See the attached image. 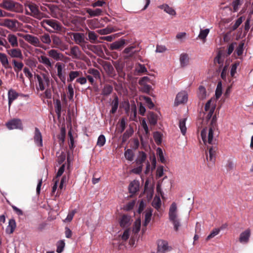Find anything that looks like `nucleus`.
<instances>
[{
  "mask_svg": "<svg viewBox=\"0 0 253 253\" xmlns=\"http://www.w3.org/2000/svg\"><path fill=\"white\" fill-rule=\"evenodd\" d=\"M8 53L13 58H22V54L19 49H12L8 51Z\"/></svg>",
  "mask_w": 253,
  "mask_h": 253,
  "instance_id": "nucleus-26",
  "label": "nucleus"
},
{
  "mask_svg": "<svg viewBox=\"0 0 253 253\" xmlns=\"http://www.w3.org/2000/svg\"><path fill=\"white\" fill-rule=\"evenodd\" d=\"M68 54L72 56L74 59H80L82 55V52L78 46L74 45L71 47L70 53Z\"/></svg>",
  "mask_w": 253,
  "mask_h": 253,
  "instance_id": "nucleus-14",
  "label": "nucleus"
},
{
  "mask_svg": "<svg viewBox=\"0 0 253 253\" xmlns=\"http://www.w3.org/2000/svg\"><path fill=\"white\" fill-rule=\"evenodd\" d=\"M157 153H158V154L159 155V160L162 163H165V158H164V157L163 156V153L162 150L161 148H158V149H157Z\"/></svg>",
  "mask_w": 253,
  "mask_h": 253,
  "instance_id": "nucleus-63",
  "label": "nucleus"
},
{
  "mask_svg": "<svg viewBox=\"0 0 253 253\" xmlns=\"http://www.w3.org/2000/svg\"><path fill=\"white\" fill-rule=\"evenodd\" d=\"M210 32V30L209 29H206L205 30H201L200 34L198 36V37L201 40H202L203 42H205L206 41V39L208 35L209 34Z\"/></svg>",
  "mask_w": 253,
  "mask_h": 253,
  "instance_id": "nucleus-42",
  "label": "nucleus"
},
{
  "mask_svg": "<svg viewBox=\"0 0 253 253\" xmlns=\"http://www.w3.org/2000/svg\"><path fill=\"white\" fill-rule=\"evenodd\" d=\"M198 96L201 99L205 98L206 96V90L203 86H200L199 87Z\"/></svg>",
  "mask_w": 253,
  "mask_h": 253,
  "instance_id": "nucleus-47",
  "label": "nucleus"
},
{
  "mask_svg": "<svg viewBox=\"0 0 253 253\" xmlns=\"http://www.w3.org/2000/svg\"><path fill=\"white\" fill-rule=\"evenodd\" d=\"M16 227V223L13 219H10L9 221L8 225L6 228V232L9 234H11L14 231Z\"/></svg>",
  "mask_w": 253,
  "mask_h": 253,
  "instance_id": "nucleus-37",
  "label": "nucleus"
},
{
  "mask_svg": "<svg viewBox=\"0 0 253 253\" xmlns=\"http://www.w3.org/2000/svg\"><path fill=\"white\" fill-rule=\"evenodd\" d=\"M41 40L42 42L45 43H49L51 42L50 36L48 34H45L41 36Z\"/></svg>",
  "mask_w": 253,
  "mask_h": 253,
  "instance_id": "nucleus-57",
  "label": "nucleus"
},
{
  "mask_svg": "<svg viewBox=\"0 0 253 253\" xmlns=\"http://www.w3.org/2000/svg\"><path fill=\"white\" fill-rule=\"evenodd\" d=\"M251 236V230L247 229L245 231L241 233L239 238V241L241 243H247Z\"/></svg>",
  "mask_w": 253,
  "mask_h": 253,
  "instance_id": "nucleus-19",
  "label": "nucleus"
},
{
  "mask_svg": "<svg viewBox=\"0 0 253 253\" xmlns=\"http://www.w3.org/2000/svg\"><path fill=\"white\" fill-rule=\"evenodd\" d=\"M152 215V210L149 209L147 210L145 214V221L144 223V226H147V224L150 222Z\"/></svg>",
  "mask_w": 253,
  "mask_h": 253,
  "instance_id": "nucleus-40",
  "label": "nucleus"
},
{
  "mask_svg": "<svg viewBox=\"0 0 253 253\" xmlns=\"http://www.w3.org/2000/svg\"><path fill=\"white\" fill-rule=\"evenodd\" d=\"M240 65V62L237 61L234 62L233 64H232L231 71H230V75L232 77H234V75L236 73V70L237 67Z\"/></svg>",
  "mask_w": 253,
  "mask_h": 253,
  "instance_id": "nucleus-46",
  "label": "nucleus"
},
{
  "mask_svg": "<svg viewBox=\"0 0 253 253\" xmlns=\"http://www.w3.org/2000/svg\"><path fill=\"white\" fill-rule=\"evenodd\" d=\"M7 128L9 130L14 129H22V125L20 120L17 119H12L5 124Z\"/></svg>",
  "mask_w": 253,
  "mask_h": 253,
  "instance_id": "nucleus-7",
  "label": "nucleus"
},
{
  "mask_svg": "<svg viewBox=\"0 0 253 253\" xmlns=\"http://www.w3.org/2000/svg\"><path fill=\"white\" fill-rule=\"evenodd\" d=\"M130 216L124 214L121 217L120 220V224L122 227L126 228L130 224Z\"/></svg>",
  "mask_w": 253,
  "mask_h": 253,
  "instance_id": "nucleus-17",
  "label": "nucleus"
},
{
  "mask_svg": "<svg viewBox=\"0 0 253 253\" xmlns=\"http://www.w3.org/2000/svg\"><path fill=\"white\" fill-rule=\"evenodd\" d=\"M141 227V220L139 219L136 220L133 225L132 232L134 234H137L140 231Z\"/></svg>",
  "mask_w": 253,
  "mask_h": 253,
  "instance_id": "nucleus-41",
  "label": "nucleus"
},
{
  "mask_svg": "<svg viewBox=\"0 0 253 253\" xmlns=\"http://www.w3.org/2000/svg\"><path fill=\"white\" fill-rule=\"evenodd\" d=\"M219 231H220L219 229H214L210 233V234L207 237L206 240H209L213 238L214 236H215L216 235H217L219 233Z\"/></svg>",
  "mask_w": 253,
  "mask_h": 253,
  "instance_id": "nucleus-61",
  "label": "nucleus"
},
{
  "mask_svg": "<svg viewBox=\"0 0 253 253\" xmlns=\"http://www.w3.org/2000/svg\"><path fill=\"white\" fill-rule=\"evenodd\" d=\"M39 61L44 64L47 68L52 67V63L49 58L43 55L38 56Z\"/></svg>",
  "mask_w": 253,
  "mask_h": 253,
  "instance_id": "nucleus-20",
  "label": "nucleus"
},
{
  "mask_svg": "<svg viewBox=\"0 0 253 253\" xmlns=\"http://www.w3.org/2000/svg\"><path fill=\"white\" fill-rule=\"evenodd\" d=\"M126 44V40L121 39L120 40L116 41L110 44V49L111 50H119L123 48Z\"/></svg>",
  "mask_w": 253,
  "mask_h": 253,
  "instance_id": "nucleus-13",
  "label": "nucleus"
},
{
  "mask_svg": "<svg viewBox=\"0 0 253 253\" xmlns=\"http://www.w3.org/2000/svg\"><path fill=\"white\" fill-rule=\"evenodd\" d=\"M135 46L131 45L126 47L123 51V53L126 54L127 55L126 58H129L132 57L136 51L134 50Z\"/></svg>",
  "mask_w": 253,
  "mask_h": 253,
  "instance_id": "nucleus-21",
  "label": "nucleus"
},
{
  "mask_svg": "<svg viewBox=\"0 0 253 253\" xmlns=\"http://www.w3.org/2000/svg\"><path fill=\"white\" fill-rule=\"evenodd\" d=\"M115 30L112 27H107V28L98 31V33L101 35H107L115 32Z\"/></svg>",
  "mask_w": 253,
  "mask_h": 253,
  "instance_id": "nucleus-48",
  "label": "nucleus"
},
{
  "mask_svg": "<svg viewBox=\"0 0 253 253\" xmlns=\"http://www.w3.org/2000/svg\"><path fill=\"white\" fill-rule=\"evenodd\" d=\"M142 85L141 90L142 91L149 93L151 89V86L147 84H140Z\"/></svg>",
  "mask_w": 253,
  "mask_h": 253,
  "instance_id": "nucleus-64",
  "label": "nucleus"
},
{
  "mask_svg": "<svg viewBox=\"0 0 253 253\" xmlns=\"http://www.w3.org/2000/svg\"><path fill=\"white\" fill-rule=\"evenodd\" d=\"M16 4V3L12 0H3L0 3V6L7 10L12 11Z\"/></svg>",
  "mask_w": 253,
  "mask_h": 253,
  "instance_id": "nucleus-11",
  "label": "nucleus"
},
{
  "mask_svg": "<svg viewBox=\"0 0 253 253\" xmlns=\"http://www.w3.org/2000/svg\"><path fill=\"white\" fill-rule=\"evenodd\" d=\"M106 4L104 0H98L92 3L91 6L93 7L97 6H102L104 4Z\"/></svg>",
  "mask_w": 253,
  "mask_h": 253,
  "instance_id": "nucleus-62",
  "label": "nucleus"
},
{
  "mask_svg": "<svg viewBox=\"0 0 253 253\" xmlns=\"http://www.w3.org/2000/svg\"><path fill=\"white\" fill-rule=\"evenodd\" d=\"M243 22V17H239L235 22V24L231 27L232 31L236 30Z\"/></svg>",
  "mask_w": 253,
  "mask_h": 253,
  "instance_id": "nucleus-55",
  "label": "nucleus"
},
{
  "mask_svg": "<svg viewBox=\"0 0 253 253\" xmlns=\"http://www.w3.org/2000/svg\"><path fill=\"white\" fill-rule=\"evenodd\" d=\"M0 61L2 66L7 67L8 65L9 62L6 55L2 53H0Z\"/></svg>",
  "mask_w": 253,
  "mask_h": 253,
  "instance_id": "nucleus-43",
  "label": "nucleus"
},
{
  "mask_svg": "<svg viewBox=\"0 0 253 253\" xmlns=\"http://www.w3.org/2000/svg\"><path fill=\"white\" fill-rule=\"evenodd\" d=\"M65 66L64 64L60 62H57L55 64V67L57 68V76L61 81L64 84H65L66 81V77L64 74Z\"/></svg>",
  "mask_w": 253,
  "mask_h": 253,
  "instance_id": "nucleus-6",
  "label": "nucleus"
},
{
  "mask_svg": "<svg viewBox=\"0 0 253 253\" xmlns=\"http://www.w3.org/2000/svg\"><path fill=\"white\" fill-rule=\"evenodd\" d=\"M82 75V72L80 71H71L69 74V78L67 79L68 82H72L76 78H78Z\"/></svg>",
  "mask_w": 253,
  "mask_h": 253,
  "instance_id": "nucleus-23",
  "label": "nucleus"
},
{
  "mask_svg": "<svg viewBox=\"0 0 253 253\" xmlns=\"http://www.w3.org/2000/svg\"><path fill=\"white\" fill-rule=\"evenodd\" d=\"M222 94V84L221 82L218 83L215 90V97L218 99Z\"/></svg>",
  "mask_w": 253,
  "mask_h": 253,
  "instance_id": "nucleus-50",
  "label": "nucleus"
},
{
  "mask_svg": "<svg viewBox=\"0 0 253 253\" xmlns=\"http://www.w3.org/2000/svg\"><path fill=\"white\" fill-rule=\"evenodd\" d=\"M72 36L73 40L76 44H82V42H85V37L84 33H72Z\"/></svg>",
  "mask_w": 253,
  "mask_h": 253,
  "instance_id": "nucleus-15",
  "label": "nucleus"
},
{
  "mask_svg": "<svg viewBox=\"0 0 253 253\" xmlns=\"http://www.w3.org/2000/svg\"><path fill=\"white\" fill-rule=\"evenodd\" d=\"M180 63L182 67H184L188 65L189 61V57L187 53H182L180 56Z\"/></svg>",
  "mask_w": 253,
  "mask_h": 253,
  "instance_id": "nucleus-24",
  "label": "nucleus"
},
{
  "mask_svg": "<svg viewBox=\"0 0 253 253\" xmlns=\"http://www.w3.org/2000/svg\"><path fill=\"white\" fill-rule=\"evenodd\" d=\"M87 73L93 75L96 79H100V73L97 69L94 68L89 69L87 71Z\"/></svg>",
  "mask_w": 253,
  "mask_h": 253,
  "instance_id": "nucleus-49",
  "label": "nucleus"
},
{
  "mask_svg": "<svg viewBox=\"0 0 253 253\" xmlns=\"http://www.w3.org/2000/svg\"><path fill=\"white\" fill-rule=\"evenodd\" d=\"M47 54L56 61H63L66 58L63 54L57 50L51 49L47 51Z\"/></svg>",
  "mask_w": 253,
  "mask_h": 253,
  "instance_id": "nucleus-4",
  "label": "nucleus"
},
{
  "mask_svg": "<svg viewBox=\"0 0 253 253\" xmlns=\"http://www.w3.org/2000/svg\"><path fill=\"white\" fill-rule=\"evenodd\" d=\"M144 99L145 101V102L146 103V105H147V107L149 109H152V108H154V104L153 103V102L152 101V100H151V99L150 97H147V96H144Z\"/></svg>",
  "mask_w": 253,
  "mask_h": 253,
  "instance_id": "nucleus-58",
  "label": "nucleus"
},
{
  "mask_svg": "<svg viewBox=\"0 0 253 253\" xmlns=\"http://www.w3.org/2000/svg\"><path fill=\"white\" fill-rule=\"evenodd\" d=\"M244 43L243 42H241L236 49L235 53H236L238 56H241L242 55L244 50Z\"/></svg>",
  "mask_w": 253,
  "mask_h": 253,
  "instance_id": "nucleus-56",
  "label": "nucleus"
},
{
  "mask_svg": "<svg viewBox=\"0 0 253 253\" xmlns=\"http://www.w3.org/2000/svg\"><path fill=\"white\" fill-rule=\"evenodd\" d=\"M7 40L11 45L13 47L17 46L18 45L17 37L13 34H9L7 36Z\"/></svg>",
  "mask_w": 253,
  "mask_h": 253,
  "instance_id": "nucleus-30",
  "label": "nucleus"
},
{
  "mask_svg": "<svg viewBox=\"0 0 253 253\" xmlns=\"http://www.w3.org/2000/svg\"><path fill=\"white\" fill-rule=\"evenodd\" d=\"M139 185L138 183L133 181L129 185L128 189L130 193L133 194L136 193V192L138 190Z\"/></svg>",
  "mask_w": 253,
  "mask_h": 253,
  "instance_id": "nucleus-32",
  "label": "nucleus"
},
{
  "mask_svg": "<svg viewBox=\"0 0 253 253\" xmlns=\"http://www.w3.org/2000/svg\"><path fill=\"white\" fill-rule=\"evenodd\" d=\"M146 157V154L144 152H140L136 160V163L137 165H142L145 162Z\"/></svg>",
  "mask_w": 253,
  "mask_h": 253,
  "instance_id": "nucleus-39",
  "label": "nucleus"
},
{
  "mask_svg": "<svg viewBox=\"0 0 253 253\" xmlns=\"http://www.w3.org/2000/svg\"><path fill=\"white\" fill-rule=\"evenodd\" d=\"M65 244L64 241L63 240H60L59 242H58L57 244L56 252L58 253H61L63 251L64 248L65 247Z\"/></svg>",
  "mask_w": 253,
  "mask_h": 253,
  "instance_id": "nucleus-51",
  "label": "nucleus"
},
{
  "mask_svg": "<svg viewBox=\"0 0 253 253\" xmlns=\"http://www.w3.org/2000/svg\"><path fill=\"white\" fill-rule=\"evenodd\" d=\"M86 11L90 17L100 16L102 15L103 12L102 10L100 8H96L94 10L90 8H87Z\"/></svg>",
  "mask_w": 253,
  "mask_h": 253,
  "instance_id": "nucleus-22",
  "label": "nucleus"
},
{
  "mask_svg": "<svg viewBox=\"0 0 253 253\" xmlns=\"http://www.w3.org/2000/svg\"><path fill=\"white\" fill-rule=\"evenodd\" d=\"M133 133V129L132 128L130 127L128 129H127L123 135L122 142L125 143L132 135Z\"/></svg>",
  "mask_w": 253,
  "mask_h": 253,
  "instance_id": "nucleus-34",
  "label": "nucleus"
},
{
  "mask_svg": "<svg viewBox=\"0 0 253 253\" xmlns=\"http://www.w3.org/2000/svg\"><path fill=\"white\" fill-rule=\"evenodd\" d=\"M86 42H82V44H79L81 46L83 50H85L86 49H88L92 51H94L97 48L96 46L92 44H86Z\"/></svg>",
  "mask_w": 253,
  "mask_h": 253,
  "instance_id": "nucleus-36",
  "label": "nucleus"
},
{
  "mask_svg": "<svg viewBox=\"0 0 253 253\" xmlns=\"http://www.w3.org/2000/svg\"><path fill=\"white\" fill-rule=\"evenodd\" d=\"M188 99V95L186 92L181 91L179 92L175 98V104L178 105L180 104L185 103Z\"/></svg>",
  "mask_w": 253,
  "mask_h": 253,
  "instance_id": "nucleus-10",
  "label": "nucleus"
},
{
  "mask_svg": "<svg viewBox=\"0 0 253 253\" xmlns=\"http://www.w3.org/2000/svg\"><path fill=\"white\" fill-rule=\"evenodd\" d=\"M136 71L139 73H146L147 70L144 65L138 64L136 67Z\"/></svg>",
  "mask_w": 253,
  "mask_h": 253,
  "instance_id": "nucleus-53",
  "label": "nucleus"
},
{
  "mask_svg": "<svg viewBox=\"0 0 253 253\" xmlns=\"http://www.w3.org/2000/svg\"><path fill=\"white\" fill-rule=\"evenodd\" d=\"M148 119L149 123L153 126H155L157 123V116L152 112L148 113Z\"/></svg>",
  "mask_w": 253,
  "mask_h": 253,
  "instance_id": "nucleus-31",
  "label": "nucleus"
},
{
  "mask_svg": "<svg viewBox=\"0 0 253 253\" xmlns=\"http://www.w3.org/2000/svg\"><path fill=\"white\" fill-rule=\"evenodd\" d=\"M34 140L35 144L38 147H41L42 146V135L40 130L37 127L35 128Z\"/></svg>",
  "mask_w": 253,
  "mask_h": 253,
  "instance_id": "nucleus-12",
  "label": "nucleus"
},
{
  "mask_svg": "<svg viewBox=\"0 0 253 253\" xmlns=\"http://www.w3.org/2000/svg\"><path fill=\"white\" fill-rule=\"evenodd\" d=\"M168 249V243L167 241L160 240L158 243L157 253H165Z\"/></svg>",
  "mask_w": 253,
  "mask_h": 253,
  "instance_id": "nucleus-16",
  "label": "nucleus"
},
{
  "mask_svg": "<svg viewBox=\"0 0 253 253\" xmlns=\"http://www.w3.org/2000/svg\"><path fill=\"white\" fill-rule=\"evenodd\" d=\"M88 37L90 42L91 43H95L97 39V35L93 31H89L88 32Z\"/></svg>",
  "mask_w": 253,
  "mask_h": 253,
  "instance_id": "nucleus-44",
  "label": "nucleus"
},
{
  "mask_svg": "<svg viewBox=\"0 0 253 253\" xmlns=\"http://www.w3.org/2000/svg\"><path fill=\"white\" fill-rule=\"evenodd\" d=\"M119 105V98L117 95L114 97V100L112 102V109L110 111V113L112 114H115L118 107Z\"/></svg>",
  "mask_w": 253,
  "mask_h": 253,
  "instance_id": "nucleus-33",
  "label": "nucleus"
},
{
  "mask_svg": "<svg viewBox=\"0 0 253 253\" xmlns=\"http://www.w3.org/2000/svg\"><path fill=\"white\" fill-rule=\"evenodd\" d=\"M216 148L211 147L209 148V156L207 155V159L208 161L213 162L215 159Z\"/></svg>",
  "mask_w": 253,
  "mask_h": 253,
  "instance_id": "nucleus-27",
  "label": "nucleus"
},
{
  "mask_svg": "<svg viewBox=\"0 0 253 253\" xmlns=\"http://www.w3.org/2000/svg\"><path fill=\"white\" fill-rule=\"evenodd\" d=\"M112 64L115 67L119 76L120 78L125 79L126 73L124 71V68L125 66L124 63L121 60H117L115 61H113Z\"/></svg>",
  "mask_w": 253,
  "mask_h": 253,
  "instance_id": "nucleus-5",
  "label": "nucleus"
},
{
  "mask_svg": "<svg viewBox=\"0 0 253 253\" xmlns=\"http://www.w3.org/2000/svg\"><path fill=\"white\" fill-rule=\"evenodd\" d=\"M152 206L154 208L158 210L161 206V201L160 199L158 198L157 200L154 199L152 202Z\"/></svg>",
  "mask_w": 253,
  "mask_h": 253,
  "instance_id": "nucleus-60",
  "label": "nucleus"
},
{
  "mask_svg": "<svg viewBox=\"0 0 253 253\" xmlns=\"http://www.w3.org/2000/svg\"><path fill=\"white\" fill-rule=\"evenodd\" d=\"M154 139L157 144H159L162 142V135L161 133L158 131H156L154 133Z\"/></svg>",
  "mask_w": 253,
  "mask_h": 253,
  "instance_id": "nucleus-52",
  "label": "nucleus"
},
{
  "mask_svg": "<svg viewBox=\"0 0 253 253\" xmlns=\"http://www.w3.org/2000/svg\"><path fill=\"white\" fill-rule=\"evenodd\" d=\"M186 119H182L179 120V127L180 129L181 132L183 135H185L186 132L187 128L185 126V122Z\"/></svg>",
  "mask_w": 253,
  "mask_h": 253,
  "instance_id": "nucleus-38",
  "label": "nucleus"
},
{
  "mask_svg": "<svg viewBox=\"0 0 253 253\" xmlns=\"http://www.w3.org/2000/svg\"><path fill=\"white\" fill-rule=\"evenodd\" d=\"M164 174V167L160 166L157 168L156 170V177L159 178L161 177Z\"/></svg>",
  "mask_w": 253,
  "mask_h": 253,
  "instance_id": "nucleus-59",
  "label": "nucleus"
},
{
  "mask_svg": "<svg viewBox=\"0 0 253 253\" xmlns=\"http://www.w3.org/2000/svg\"><path fill=\"white\" fill-rule=\"evenodd\" d=\"M44 14L40 12L38 8V6L33 3V17L38 19H41L43 17Z\"/></svg>",
  "mask_w": 253,
  "mask_h": 253,
  "instance_id": "nucleus-25",
  "label": "nucleus"
},
{
  "mask_svg": "<svg viewBox=\"0 0 253 253\" xmlns=\"http://www.w3.org/2000/svg\"><path fill=\"white\" fill-rule=\"evenodd\" d=\"M42 27L44 28L47 31L50 30L48 29L47 26L51 27L53 30L57 31H61L62 30V25L57 20L54 19H46L40 22Z\"/></svg>",
  "mask_w": 253,
  "mask_h": 253,
  "instance_id": "nucleus-2",
  "label": "nucleus"
},
{
  "mask_svg": "<svg viewBox=\"0 0 253 253\" xmlns=\"http://www.w3.org/2000/svg\"><path fill=\"white\" fill-rule=\"evenodd\" d=\"M17 21L10 19H5L4 22V24L5 26L10 29H14L17 27Z\"/></svg>",
  "mask_w": 253,
  "mask_h": 253,
  "instance_id": "nucleus-28",
  "label": "nucleus"
},
{
  "mask_svg": "<svg viewBox=\"0 0 253 253\" xmlns=\"http://www.w3.org/2000/svg\"><path fill=\"white\" fill-rule=\"evenodd\" d=\"M53 47L60 49L64 51L68 48V45L64 44L61 40L57 36H54L52 37Z\"/></svg>",
  "mask_w": 253,
  "mask_h": 253,
  "instance_id": "nucleus-8",
  "label": "nucleus"
},
{
  "mask_svg": "<svg viewBox=\"0 0 253 253\" xmlns=\"http://www.w3.org/2000/svg\"><path fill=\"white\" fill-rule=\"evenodd\" d=\"M35 81L36 83L37 88L43 90L45 89V85L48 84L49 80L44 74H35Z\"/></svg>",
  "mask_w": 253,
  "mask_h": 253,
  "instance_id": "nucleus-3",
  "label": "nucleus"
},
{
  "mask_svg": "<svg viewBox=\"0 0 253 253\" xmlns=\"http://www.w3.org/2000/svg\"><path fill=\"white\" fill-rule=\"evenodd\" d=\"M216 127V116H213L211 120L210 126L209 129L208 133V142L209 144H211L213 139V130Z\"/></svg>",
  "mask_w": 253,
  "mask_h": 253,
  "instance_id": "nucleus-9",
  "label": "nucleus"
},
{
  "mask_svg": "<svg viewBox=\"0 0 253 253\" xmlns=\"http://www.w3.org/2000/svg\"><path fill=\"white\" fill-rule=\"evenodd\" d=\"M113 89L112 85L106 84L102 90V94L104 96H108L112 93Z\"/></svg>",
  "mask_w": 253,
  "mask_h": 253,
  "instance_id": "nucleus-35",
  "label": "nucleus"
},
{
  "mask_svg": "<svg viewBox=\"0 0 253 253\" xmlns=\"http://www.w3.org/2000/svg\"><path fill=\"white\" fill-rule=\"evenodd\" d=\"M159 7L171 15H175L176 14L175 11L167 4H163L159 6Z\"/></svg>",
  "mask_w": 253,
  "mask_h": 253,
  "instance_id": "nucleus-29",
  "label": "nucleus"
},
{
  "mask_svg": "<svg viewBox=\"0 0 253 253\" xmlns=\"http://www.w3.org/2000/svg\"><path fill=\"white\" fill-rule=\"evenodd\" d=\"M125 158L128 161H132L133 160L134 154L132 150L127 149L125 152Z\"/></svg>",
  "mask_w": 253,
  "mask_h": 253,
  "instance_id": "nucleus-45",
  "label": "nucleus"
},
{
  "mask_svg": "<svg viewBox=\"0 0 253 253\" xmlns=\"http://www.w3.org/2000/svg\"><path fill=\"white\" fill-rule=\"evenodd\" d=\"M106 142V138L104 135L101 134L99 135L98 138L97 145L99 147L103 146Z\"/></svg>",
  "mask_w": 253,
  "mask_h": 253,
  "instance_id": "nucleus-54",
  "label": "nucleus"
},
{
  "mask_svg": "<svg viewBox=\"0 0 253 253\" xmlns=\"http://www.w3.org/2000/svg\"><path fill=\"white\" fill-rule=\"evenodd\" d=\"M169 218L173 226L174 230L178 231L181 226V223L178 218L177 208L175 203H172L169 208Z\"/></svg>",
  "mask_w": 253,
  "mask_h": 253,
  "instance_id": "nucleus-1",
  "label": "nucleus"
},
{
  "mask_svg": "<svg viewBox=\"0 0 253 253\" xmlns=\"http://www.w3.org/2000/svg\"><path fill=\"white\" fill-rule=\"evenodd\" d=\"M18 96V93L12 89L9 90L8 92V108L10 109L12 102Z\"/></svg>",
  "mask_w": 253,
  "mask_h": 253,
  "instance_id": "nucleus-18",
  "label": "nucleus"
}]
</instances>
